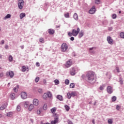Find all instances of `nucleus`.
<instances>
[{"label": "nucleus", "mask_w": 124, "mask_h": 124, "mask_svg": "<svg viewBox=\"0 0 124 124\" xmlns=\"http://www.w3.org/2000/svg\"><path fill=\"white\" fill-rule=\"evenodd\" d=\"M9 62H12V61H13V57H12V56H9Z\"/></svg>", "instance_id": "c756f323"}, {"label": "nucleus", "mask_w": 124, "mask_h": 124, "mask_svg": "<svg viewBox=\"0 0 124 124\" xmlns=\"http://www.w3.org/2000/svg\"><path fill=\"white\" fill-rule=\"evenodd\" d=\"M0 77H3V73H1L0 74Z\"/></svg>", "instance_id": "6e6d98bb"}, {"label": "nucleus", "mask_w": 124, "mask_h": 124, "mask_svg": "<svg viewBox=\"0 0 124 124\" xmlns=\"http://www.w3.org/2000/svg\"><path fill=\"white\" fill-rule=\"evenodd\" d=\"M112 18L113 19H116L117 18V15L114 14L112 15Z\"/></svg>", "instance_id": "49530a36"}, {"label": "nucleus", "mask_w": 124, "mask_h": 124, "mask_svg": "<svg viewBox=\"0 0 124 124\" xmlns=\"http://www.w3.org/2000/svg\"><path fill=\"white\" fill-rule=\"evenodd\" d=\"M64 16L65 17V18H69V13H67L66 14H65Z\"/></svg>", "instance_id": "ea45409f"}, {"label": "nucleus", "mask_w": 124, "mask_h": 124, "mask_svg": "<svg viewBox=\"0 0 124 124\" xmlns=\"http://www.w3.org/2000/svg\"><path fill=\"white\" fill-rule=\"evenodd\" d=\"M36 66H37V67L40 66V64H39V62H37L36 63Z\"/></svg>", "instance_id": "5fc2aeb1"}, {"label": "nucleus", "mask_w": 124, "mask_h": 124, "mask_svg": "<svg viewBox=\"0 0 124 124\" xmlns=\"http://www.w3.org/2000/svg\"><path fill=\"white\" fill-rule=\"evenodd\" d=\"M56 108H52L51 109V113H55V112H56Z\"/></svg>", "instance_id": "2f4dec72"}, {"label": "nucleus", "mask_w": 124, "mask_h": 124, "mask_svg": "<svg viewBox=\"0 0 124 124\" xmlns=\"http://www.w3.org/2000/svg\"><path fill=\"white\" fill-rule=\"evenodd\" d=\"M72 64V61H71V60H69L65 64V66H66V67L68 68V67H70V66Z\"/></svg>", "instance_id": "9b49d317"}, {"label": "nucleus", "mask_w": 124, "mask_h": 124, "mask_svg": "<svg viewBox=\"0 0 124 124\" xmlns=\"http://www.w3.org/2000/svg\"><path fill=\"white\" fill-rule=\"evenodd\" d=\"M71 96L74 97V96H76V93L75 92H72L71 93Z\"/></svg>", "instance_id": "58836bf2"}, {"label": "nucleus", "mask_w": 124, "mask_h": 124, "mask_svg": "<svg viewBox=\"0 0 124 124\" xmlns=\"http://www.w3.org/2000/svg\"><path fill=\"white\" fill-rule=\"evenodd\" d=\"M111 100L113 101V102L116 101V100H117V97L115 96H112L111 98Z\"/></svg>", "instance_id": "cd10ccee"}, {"label": "nucleus", "mask_w": 124, "mask_h": 124, "mask_svg": "<svg viewBox=\"0 0 124 124\" xmlns=\"http://www.w3.org/2000/svg\"><path fill=\"white\" fill-rule=\"evenodd\" d=\"M116 70H117V72H118V73H120V68H119V67H116Z\"/></svg>", "instance_id": "864d4df0"}, {"label": "nucleus", "mask_w": 124, "mask_h": 124, "mask_svg": "<svg viewBox=\"0 0 124 124\" xmlns=\"http://www.w3.org/2000/svg\"><path fill=\"white\" fill-rule=\"evenodd\" d=\"M20 48H21V49H24V46H20Z\"/></svg>", "instance_id": "052dcab7"}, {"label": "nucleus", "mask_w": 124, "mask_h": 124, "mask_svg": "<svg viewBox=\"0 0 124 124\" xmlns=\"http://www.w3.org/2000/svg\"><path fill=\"white\" fill-rule=\"evenodd\" d=\"M120 37L121 38H124V32H121L120 33Z\"/></svg>", "instance_id": "c03bdc74"}, {"label": "nucleus", "mask_w": 124, "mask_h": 124, "mask_svg": "<svg viewBox=\"0 0 124 124\" xmlns=\"http://www.w3.org/2000/svg\"><path fill=\"white\" fill-rule=\"evenodd\" d=\"M1 44H4V40H2L1 41Z\"/></svg>", "instance_id": "13d9d810"}, {"label": "nucleus", "mask_w": 124, "mask_h": 124, "mask_svg": "<svg viewBox=\"0 0 124 124\" xmlns=\"http://www.w3.org/2000/svg\"><path fill=\"white\" fill-rule=\"evenodd\" d=\"M39 41L41 42V43H44V39L41 38L39 39Z\"/></svg>", "instance_id": "79ce46f5"}, {"label": "nucleus", "mask_w": 124, "mask_h": 124, "mask_svg": "<svg viewBox=\"0 0 124 124\" xmlns=\"http://www.w3.org/2000/svg\"><path fill=\"white\" fill-rule=\"evenodd\" d=\"M64 107H65L66 111H69V109H70V108H69V107L68 106L65 105L64 106Z\"/></svg>", "instance_id": "f704fd0d"}, {"label": "nucleus", "mask_w": 124, "mask_h": 124, "mask_svg": "<svg viewBox=\"0 0 124 124\" xmlns=\"http://www.w3.org/2000/svg\"><path fill=\"white\" fill-rule=\"evenodd\" d=\"M21 97L23 99H26L28 97V94L26 92H22L21 93Z\"/></svg>", "instance_id": "6e6552de"}, {"label": "nucleus", "mask_w": 124, "mask_h": 124, "mask_svg": "<svg viewBox=\"0 0 124 124\" xmlns=\"http://www.w3.org/2000/svg\"><path fill=\"white\" fill-rule=\"evenodd\" d=\"M46 94H47V97H49V98H51V97H52V93H51L50 92H47Z\"/></svg>", "instance_id": "393cba45"}, {"label": "nucleus", "mask_w": 124, "mask_h": 124, "mask_svg": "<svg viewBox=\"0 0 124 124\" xmlns=\"http://www.w3.org/2000/svg\"><path fill=\"white\" fill-rule=\"evenodd\" d=\"M35 80L36 83H37L39 81V77H36Z\"/></svg>", "instance_id": "09e8293b"}, {"label": "nucleus", "mask_w": 124, "mask_h": 124, "mask_svg": "<svg viewBox=\"0 0 124 124\" xmlns=\"http://www.w3.org/2000/svg\"><path fill=\"white\" fill-rule=\"evenodd\" d=\"M80 32V28H78L77 29H73L72 32H69L68 35L69 36H77L78 34Z\"/></svg>", "instance_id": "f03ea898"}, {"label": "nucleus", "mask_w": 124, "mask_h": 124, "mask_svg": "<svg viewBox=\"0 0 124 124\" xmlns=\"http://www.w3.org/2000/svg\"><path fill=\"white\" fill-rule=\"evenodd\" d=\"M54 83L55 85H59V84H60V81L58 79H55L54 80Z\"/></svg>", "instance_id": "473e14b6"}, {"label": "nucleus", "mask_w": 124, "mask_h": 124, "mask_svg": "<svg viewBox=\"0 0 124 124\" xmlns=\"http://www.w3.org/2000/svg\"><path fill=\"white\" fill-rule=\"evenodd\" d=\"M105 87V85H104L101 86L99 88L100 91H103V90H104Z\"/></svg>", "instance_id": "e433bc0d"}, {"label": "nucleus", "mask_w": 124, "mask_h": 124, "mask_svg": "<svg viewBox=\"0 0 124 124\" xmlns=\"http://www.w3.org/2000/svg\"><path fill=\"white\" fill-rule=\"evenodd\" d=\"M92 123L93 124H95V123H94V120H93Z\"/></svg>", "instance_id": "680f3d73"}, {"label": "nucleus", "mask_w": 124, "mask_h": 124, "mask_svg": "<svg viewBox=\"0 0 124 124\" xmlns=\"http://www.w3.org/2000/svg\"><path fill=\"white\" fill-rule=\"evenodd\" d=\"M95 12V8L94 6H93V7L89 10V13L90 14H94Z\"/></svg>", "instance_id": "f8f14e48"}, {"label": "nucleus", "mask_w": 124, "mask_h": 124, "mask_svg": "<svg viewBox=\"0 0 124 124\" xmlns=\"http://www.w3.org/2000/svg\"><path fill=\"white\" fill-rule=\"evenodd\" d=\"M47 106L46 104H45L43 106V109L44 110H47Z\"/></svg>", "instance_id": "4c0bfd02"}, {"label": "nucleus", "mask_w": 124, "mask_h": 124, "mask_svg": "<svg viewBox=\"0 0 124 124\" xmlns=\"http://www.w3.org/2000/svg\"><path fill=\"white\" fill-rule=\"evenodd\" d=\"M86 77L91 83L95 81V74L93 71H89L87 72Z\"/></svg>", "instance_id": "f257e3e1"}, {"label": "nucleus", "mask_w": 124, "mask_h": 124, "mask_svg": "<svg viewBox=\"0 0 124 124\" xmlns=\"http://www.w3.org/2000/svg\"><path fill=\"white\" fill-rule=\"evenodd\" d=\"M48 32L49 34H54L55 33V31L53 29H48Z\"/></svg>", "instance_id": "dca6fc26"}, {"label": "nucleus", "mask_w": 124, "mask_h": 124, "mask_svg": "<svg viewBox=\"0 0 124 124\" xmlns=\"http://www.w3.org/2000/svg\"><path fill=\"white\" fill-rule=\"evenodd\" d=\"M53 117L54 118V120L50 122V124H59V116H58V114H54Z\"/></svg>", "instance_id": "7ed1b4c3"}, {"label": "nucleus", "mask_w": 124, "mask_h": 124, "mask_svg": "<svg viewBox=\"0 0 124 124\" xmlns=\"http://www.w3.org/2000/svg\"><path fill=\"white\" fill-rule=\"evenodd\" d=\"M76 71V70L75 69V68L72 67L70 70L71 75H72V76H74V75H75V74H76V73H75Z\"/></svg>", "instance_id": "9d476101"}, {"label": "nucleus", "mask_w": 124, "mask_h": 124, "mask_svg": "<svg viewBox=\"0 0 124 124\" xmlns=\"http://www.w3.org/2000/svg\"><path fill=\"white\" fill-rule=\"evenodd\" d=\"M18 7L19 9H23L24 7V0H19Z\"/></svg>", "instance_id": "39448f33"}, {"label": "nucleus", "mask_w": 124, "mask_h": 124, "mask_svg": "<svg viewBox=\"0 0 124 124\" xmlns=\"http://www.w3.org/2000/svg\"><path fill=\"white\" fill-rule=\"evenodd\" d=\"M75 87V84L73 83H72L70 84V88L71 89H73Z\"/></svg>", "instance_id": "c85d7f7f"}, {"label": "nucleus", "mask_w": 124, "mask_h": 124, "mask_svg": "<svg viewBox=\"0 0 124 124\" xmlns=\"http://www.w3.org/2000/svg\"><path fill=\"white\" fill-rule=\"evenodd\" d=\"M84 35V31H81L79 33V37L80 38H81V37H82Z\"/></svg>", "instance_id": "b1692460"}, {"label": "nucleus", "mask_w": 124, "mask_h": 124, "mask_svg": "<svg viewBox=\"0 0 124 124\" xmlns=\"http://www.w3.org/2000/svg\"><path fill=\"white\" fill-rule=\"evenodd\" d=\"M43 83H44V85H46L47 84V80H46V79H44Z\"/></svg>", "instance_id": "3c124183"}, {"label": "nucleus", "mask_w": 124, "mask_h": 124, "mask_svg": "<svg viewBox=\"0 0 124 124\" xmlns=\"http://www.w3.org/2000/svg\"><path fill=\"white\" fill-rule=\"evenodd\" d=\"M44 99H47L48 98V94L47 93H45L43 96Z\"/></svg>", "instance_id": "412c9836"}, {"label": "nucleus", "mask_w": 124, "mask_h": 124, "mask_svg": "<svg viewBox=\"0 0 124 124\" xmlns=\"http://www.w3.org/2000/svg\"><path fill=\"white\" fill-rule=\"evenodd\" d=\"M107 92L108 93L111 94V93H113V89L112 88V87H111V86H108L107 87Z\"/></svg>", "instance_id": "ddd939ff"}, {"label": "nucleus", "mask_w": 124, "mask_h": 124, "mask_svg": "<svg viewBox=\"0 0 124 124\" xmlns=\"http://www.w3.org/2000/svg\"><path fill=\"white\" fill-rule=\"evenodd\" d=\"M41 113V110H40V109H38L37 110V115H40Z\"/></svg>", "instance_id": "a18cd8bd"}, {"label": "nucleus", "mask_w": 124, "mask_h": 124, "mask_svg": "<svg viewBox=\"0 0 124 124\" xmlns=\"http://www.w3.org/2000/svg\"><path fill=\"white\" fill-rule=\"evenodd\" d=\"M109 31H112V28H111L110 29H109Z\"/></svg>", "instance_id": "774afa93"}, {"label": "nucleus", "mask_w": 124, "mask_h": 124, "mask_svg": "<svg viewBox=\"0 0 124 124\" xmlns=\"http://www.w3.org/2000/svg\"><path fill=\"white\" fill-rule=\"evenodd\" d=\"M93 104H94V105H96V102L95 101V102H94Z\"/></svg>", "instance_id": "0e129e2a"}, {"label": "nucleus", "mask_w": 124, "mask_h": 124, "mask_svg": "<svg viewBox=\"0 0 124 124\" xmlns=\"http://www.w3.org/2000/svg\"><path fill=\"white\" fill-rule=\"evenodd\" d=\"M93 47H91L89 48V50H93Z\"/></svg>", "instance_id": "e2e57ef3"}, {"label": "nucleus", "mask_w": 124, "mask_h": 124, "mask_svg": "<svg viewBox=\"0 0 124 124\" xmlns=\"http://www.w3.org/2000/svg\"><path fill=\"white\" fill-rule=\"evenodd\" d=\"M24 17H26V14H25L24 13H22L21 14H20V19H23Z\"/></svg>", "instance_id": "6ab92c4d"}, {"label": "nucleus", "mask_w": 124, "mask_h": 124, "mask_svg": "<svg viewBox=\"0 0 124 124\" xmlns=\"http://www.w3.org/2000/svg\"><path fill=\"white\" fill-rule=\"evenodd\" d=\"M57 99H59V100H60V101H62L63 100V99L62 98V96L61 95H58L57 96Z\"/></svg>", "instance_id": "f3484780"}, {"label": "nucleus", "mask_w": 124, "mask_h": 124, "mask_svg": "<svg viewBox=\"0 0 124 124\" xmlns=\"http://www.w3.org/2000/svg\"><path fill=\"white\" fill-rule=\"evenodd\" d=\"M65 84L66 85H69V80L66 79L65 81Z\"/></svg>", "instance_id": "37998d69"}, {"label": "nucleus", "mask_w": 124, "mask_h": 124, "mask_svg": "<svg viewBox=\"0 0 124 124\" xmlns=\"http://www.w3.org/2000/svg\"><path fill=\"white\" fill-rule=\"evenodd\" d=\"M10 97L12 100H13L15 98V93H12L10 94Z\"/></svg>", "instance_id": "aec40b11"}, {"label": "nucleus", "mask_w": 124, "mask_h": 124, "mask_svg": "<svg viewBox=\"0 0 124 124\" xmlns=\"http://www.w3.org/2000/svg\"><path fill=\"white\" fill-rule=\"evenodd\" d=\"M16 110L18 111V112H20L21 111V106H17L16 108Z\"/></svg>", "instance_id": "7c9ffc66"}, {"label": "nucleus", "mask_w": 124, "mask_h": 124, "mask_svg": "<svg viewBox=\"0 0 124 124\" xmlns=\"http://www.w3.org/2000/svg\"><path fill=\"white\" fill-rule=\"evenodd\" d=\"M70 40H71L72 41H73V40H74V38L73 37H71L70 38Z\"/></svg>", "instance_id": "4d7b16f0"}, {"label": "nucleus", "mask_w": 124, "mask_h": 124, "mask_svg": "<svg viewBox=\"0 0 124 124\" xmlns=\"http://www.w3.org/2000/svg\"><path fill=\"white\" fill-rule=\"evenodd\" d=\"M7 107V103L3 105L1 107H0V110H4Z\"/></svg>", "instance_id": "2eb2a0df"}, {"label": "nucleus", "mask_w": 124, "mask_h": 124, "mask_svg": "<svg viewBox=\"0 0 124 124\" xmlns=\"http://www.w3.org/2000/svg\"><path fill=\"white\" fill-rule=\"evenodd\" d=\"M74 18L76 21H77V20H78V15L77 13H75L74 14Z\"/></svg>", "instance_id": "4be33fe9"}, {"label": "nucleus", "mask_w": 124, "mask_h": 124, "mask_svg": "<svg viewBox=\"0 0 124 124\" xmlns=\"http://www.w3.org/2000/svg\"><path fill=\"white\" fill-rule=\"evenodd\" d=\"M68 49V46L65 43H63L61 46V51L62 52H66Z\"/></svg>", "instance_id": "20e7f679"}, {"label": "nucleus", "mask_w": 124, "mask_h": 124, "mask_svg": "<svg viewBox=\"0 0 124 124\" xmlns=\"http://www.w3.org/2000/svg\"><path fill=\"white\" fill-rule=\"evenodd\" d=\"M7 117H12L13 116V112H10L7 114Z\"/></svg>", "instance_id": "bb28decb"}, {"label": "nucleus", "mask_w": 124, "mask_h": 124, "mask_svg": "<svg viewBox=\"0 0 124 124\" xmlns=\"http://www.w3.org/2000/svg\"><path fill=\"white\" fill-rule=\"evenodd\" d=\"M71 97H72L71 93H67V97H68V98L69 99L71 98Z\"/></svg>", "instance_id": "c9c22d12"}, {"label": "nucleus", "mask_w": 124, "mask_h": 124, "mask_svg": "<svg viewBox=\"0 0 124 124\" xmlns=\"http://www.w3.org/2000/svg\"><path fill=\"white\" fill-rule=\"evenodd\" d=\"M107 41L109 44H110V45H113V44H114V41L110 36L107 37Z\"/></svg>", "instance_id": "0eeeda50"}, {"label": "nucleus", "mask_w": 124, "mask_h": 124, "mask_svg": "<svg viewBox=\"0 0 124 124\" xmlns=\"http://www.w3.org/2000/svg\"><path fill=\"white\" fill-rule=\"evenodd\" d=\"M30 104V102H24V107L25 108H28L29 107V105Z\"/></svg>", "instance_id": "5701e85b"}, {"label": "nucleus", "mask_w": 124, "mask_h": 124, "mask_svg": "<svg viewBox=\"0 0 124 124\" xmlns=\"http://www.w3.org/2000/svg\"><path fill=\"white\" fill-rule=\"evenodd\" d=\"M1 117H2V115H1V114H0V118H1Z\"/></svg>", "instance_id": "338daca9"}, {"label": "nucleus", "mask_w": 124, "mask_h": 124, "mask_svg": "<svg viewBox=\"0 0 124 124\" xmlns=\"http://www.w3.org/2000/svg\"><path fill=\"white\" fill-rule=\"evenodd\" d=\"M120 83H121V85L123 84V81H120Z\"/></svg>", "instance_id": "69168bd1"}, {"label": "nucleus", "mask_w": 124, "mask_h": 124, "mask_svg": "<svg viewBox=\"0 0 124 124\" xmlns=\"http://www.w3.org/2000/svg\"><path fill=\"white\" fill-rule=\"evenodd\" d=\"M33 104L35 106H38L39 105V101L37 99H34L33 100Z\"/></svg>", "instance_id": "1a4fd4ad"}, {"label": "nucleus", "mask_w": 124, "mask_h": 124, "mask_svg": "<svg viewBox=\"0 0 124 124\" xmlns=\"http://www.w3.org/2000/svg\"><path fill=\"white\" fill-rule=\"evenodd\" d=\"M11 17V15L10 14H8L6 16L4 17V19H8Z\"/></svg>", "instance_id": "72a5a7b5"}, {"label": "nucleus", "mask_w": 124, "mask_h": 124, "mask_svg": "<svg viewBox=\"0 0 124 124\" xmlns=\"http://www.w3.org/2000/svg\"><path fill=\"white\" fill-rule=\"evenodd\" d=\"M27 69H28L27 71H29V67L27 68V67H26V66H23L22 67L21 70H22V72H26V70H27Z\"/></svg>", "instance_id": "4468645a"}, {"label": "nucleus", "mask_w": 124, "mask_h": 124, "mask_svg": "<svg viewBox=\"0 0 124 124\" xmlns=\"http://www.w3.org/2000/svg\"><path fill=\"white\" fill-rule=\"evenodd\" d=\"M6 76L7 77H10L11 78H13V77L14 76V72L12 71H9L6 73Z\"/></svg>", "instance_id": "423d86ee"}, {"label": "nucleus", "mask_w": 124, "mask_h": 124, "mask_svg": "<svg viewBox=\"0 0 124 124\" xmlns=\"http://www.w3.org/2000/svg\"><path fill=\"white\" fill-rule=\"evenodd\" d=\"M5 49H8V46L5 45Z\"/></svg>", "instance_id": "bf43d9fd"}, {"label": "nucleus", "mask_w": 124, "mask_h": 124, "mask_svg": "<svg viewBox=\"0 0 124 124\" xmlns=\"http://www.w3.org/2000/svg\"><path fill=\"white\" fill-rule=\"evenodd\" d=\"M120 108H121V107L119 106V105H117L116 106V109H117V110H120Z\"/></svg>", "instance_id": "603ef678"}, {"label": "nucleus", "mask_w": 124, "mask_h": 124, "mask_svg": "<svg viewBox=\"0 0 124 124\" xmlns=\"http://www.w3.org/2000/svg\"><path fill=\"white\" fill-rule=\"evenodd\" d=\"M33 108H34V106H33V105H32V104H31L29 106L28 109H29V111H31V110H32V109H33Z\"/></svg>", "instance_id": "a211bd4d"}, {"label": "nucleus", "mask_w": 124, "mask_h": 124, "mask_svg": "<svg viewBox=\"0 0 124 124\" xmlns=\"http://www.w3.org/2000/svg\"><path fill=\"white\" fill-rule=\"evenodd\" d=\"M95 3H97V4H98L100 3V0H95Z\"/></svg>", "instance_id": "de8ad7c7"}, {"label": "nucleus", "mask_w": 124, "mask_h": 124, "mask_svg": "<svg viewBox=\"0 0 124 124\" xmlns=\"http://www.w3.org/2000/svg\"><path fill=\"white\" fill-rule=\"evenodd\" d=\"M108 124H113V121L112 119H109L108 121Z\"/></svg>", "instance_id": "a19ab883"}, {"label": "nucleus", "mask_w": 124, "mask_h": 124, "mask_svg": "<svg viewBox=\"0 0 124 124\" xmlns=\"http://www.w3.org/2000/svg\"><path fill=\"white\" fill-rule=\"evenodd\" d=\"M38 93H43L42 89H39Z\"/></svg>", "instance_id": "8fccbe9b"}, {"label": "nucleus", "mask_w": 124, "mask_h": 124, "mask_svg": "<svg viewBox=\"0 0 124 124\" xmlns=\"http://www.w3.org/2000/svg\"><path fill=\"white\" fill-rule=\"evenodd\" d=\"M18 89H19V85L16 86V87H14L13 90L15 93H17L18 92Z\"/></svg>", "instance_id": "a878e982"}]
</instances>
